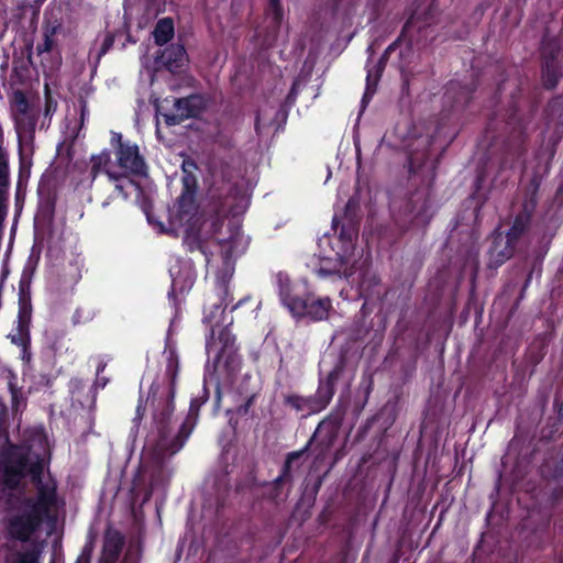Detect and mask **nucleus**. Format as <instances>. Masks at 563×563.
I'll use <instances>...</instances> for the list:
<instances>
[{"label":"nucleus","instance_id":"1","mask_svg":"<svg viewBox=\"0 0 563 563\" xmlns=\"http://www.w3.org/2000/svg\"><path fill=\"white\" fill-rule=\"evenodd\" d=\"M165 376L168 386L162 387L158 382H153L148 388L147 398L139 397L133 423L139 427L144 418L146 402L151 401L153 427L157 432L156 449L163 456L174 455L179 452L190 434L198 419L200 408L209 400L210 391L205 383L197 396L190 400L188 413L180 424L177 433L172 437L170 421L175 411V394L179 374V357L175 349L167 350Z\"/></svg>","mask_w":563,"mask_h":563},{"label":"nucleus","instance_id":"29","mask_svg":"<svg viewBox=\"0 0 563 563\" xmlns=\"http://www.w3.org/2000/svg\"><path fill=\"white\" fill-rule=\"evenodd\" d=\"M391 53H393V51H389V47L387 46L386 49L384 51V53L382 54L378 63L374 66V69H368L367 70L366 92H365V95L363 97V100L365 99L366 95L372 90V88H373L372 93L375 92V88L377 86V82H378V80H379V78L382 76V73L385 69L386 63L389 59V56H390Z\"/></svg>","mask_w":563,"mask_h":563},{"label":"nucleus","instance_id":"10","mask_svg":"<svg viewBox=\"0 0 563 563\" xmlns=\"http://www.w3.org/2000/svg\"><path fill=\"white\" fill-rule=\"evenodd\" d=\"M540 184L533 179L531 189L525 195L519 209L510 217L509 229L505 231L510 240L518 243L530 232L539 202Z\"/></svg>","mask_w":563,"mask_h":563},{"label":"nucleus","instance_id":"27","mask_svg":"<svg viewBox=\"0 0 563 563\" xmlns=\"http://www.w3.org/2000/svg\"><path fill=\"white\" fill-rule=\"evenodd\" d=\"M174 20L169 16L159 19L153 30L154 43L157 46H164L174 37Z\"/></svg>","mask_w":563,"mask_h":563},{"label":"nucleus","instance_id":"43","mask_svg":"<svg viewBox=\"0 0 563 563\" xmlns=\"http://www.w3.org/2000/svg\"><path fill=\"white\" fill-rule=\"evenodd\" d=\"M257 395H250L246 400L236 408V413L241 417H245L250 413L251 407L254 406Z\"/></svg>","mask_w":563,"mask_h":563},{"label":"nucleus","instance_id":"60","mask_svg":"<svg viewBox=\"0 0 563 563\" xmlns=\"http://www.w3.org/2000/svg\"><path fill=\"white\" fill-rule=\"evenodd\" d=\"M497 90H498V91H501V85H498Z\"/></svg>","mask_w":563,"mask_h":563},{"label":"nucleus","instance_id":"36","mask_svg":"<svg viewBox=\"0 0 563 563\" xmlns=\"http://www.w3.org/2000/svg\"><path fill=\"white\" fill-rule=\"evenodd\" d=\"M29 462L30 460L26 453H13L7 457L3 466L25 476Z\"/></svg>","mask_w":563,"mask_h":563},{"label":"nucleus","instance_id":"8","mask_svg":"<svg viewBox=\"0 0 563 563\" xmlns=\"http://www.w3.org/2000/svg\"><path fill=\"white\" fill-rule=\"evenodd\" d=\"M346 368V358L341 355L325 377H320L318 388L313 395L301 396L297 394L286 395L284 405L296 412H301V418H307L323 411L331 402L335 394V385Z\"/></svg>","mask_w":563,"mask_h":563},{"label":"nucleus","instance_id":"15","mask_svg":"<svg viewBox=\"0 0 563 563\" xmlns=\"http://www.w3.org/2000/svg\"><path fill=\"white\" fill-rule=\"evenodd\" d=\"M170 276L172 286L170 290L168 291V299L177 314L179 310V300L177 296L184 295L191 289L195 284L196 276L190 267L179 268L177 273H174V271L170 269Z\"/></svg>","mask_w":563,"mask_h":563},{"label":"nucleus","instance_id":"12","mask_svg":"<svg viewBox=\"0 0 563 563\" xmlns=\"http://www.w3.org/2000/svg\"><path fill=\"white\" fill-rule=\"evenodd\" d=\"M519 243L516 240H510L507 233L497 228L492 233V243L488 249V263L490 269H497L508 260H510L518 247Z\"/></svg>","mask_w":563,"mask_h":563},{"label":"nucleus","instance_id":"37","mask_svg":"<svg viewBox=\"0 0 563 563\" xmlns=\"http://www.w3.org/2000/svg\"><path fill=\"white\" fill-rule=\"evenodd\" d=\"M287 484L286 482L282 481L280 478L276 477L272 482H267L264 484L265 490V497L269 501H273L275 504H278L283 500V489L284 485Z\"/></svg>","mask_w":563,"mask_h":563},{"label":"nucleus","instance_id":"19","mask_svg":"<svg viewBox=\"0 0 563 563\" xmlns=\"http://www.w3.org/2000/svg\"><path fill=\"white\" fill-rule=\"evenodd\" d=\"M338 258L332 263L330 261H324L321 263L320 267L317 269V274L320 277H338L340 279L349 280L355 274L354 265H350L349 261L336 254Z\"/></svg>","mask_w":563,"mask_h":563},{"label":"nucleus","instance_id":"47","mask_svg":"<svg viewBox=\"0 0 563 563\" xmlns=\"http://www.w3.org/2000/svg\"><path fill=\"white\" fill-rule=\"evenodd\" d=\"M111 144L117 150V146L130 144V142H123L121 133L112 132Z\"/></svg>","mask_w":563,"mask_h":563},{"label":"nucleus","instance_id":"34","mask_svg":"<svg viewBox=\"0 0 563 563\" xmlns=\"http://www.w3.org/2000/svg\"><path fill=\"white\" fill-rule=\"evenodd\" d=\"M380 283V278L368 268L361 272L358 288L362 295L364 296H373L374 288L377 287Z\"/></svg>","mask_w":563,"mask_h":563},{"label":"nucleus","instance_id":"7","mask_svg":"<svg viewBox=\"0 0 563 563\" xmlns=\"http://www.w3.org/2000/svg\"><path fill=\"white\" fill-rule=\"evenodd\" d=\"M198 170V164L194 158L186 156L183 159L181 192L174 203L173 209L169 210V225L172 231L177 232V227L199 223V205L197 202Z\"/></svg>","mask_w":563,"mask_h":563},{"label":"nucleus","instance_id":"56","mask_svg":"<svg viewBox=\"0 0 563 563\" xmlns=\"http://www.w3.org/2000/svg\"><path fill=\"white\" fill-rule=\"evenodd\" d=\"M45 2V0H34V3L40 7Z\"/></svg>","mask_w":563,"mask_h":563},{"label":"nucleus","instance_id":"33","mask_svg":"<svg viewBox=\"0 0 563 563\" xmlns=\"http://www.w3.org/2000/svg\"><path fill=\"white\" fill-rule=\"evenodd\" d=\"M36 123L37 118L31 112L15 115V129L20 137L22 134L33 135L35 132Z\"/></svg>","mask_w":563,"mask_h":563},{"label":"nucleus","instance_id":"40","mask_svg":"<svg viewBox=\"0 0 563 563\" xmlns=\"http://www.w3.org/2000/svg\"><path fill=\"white\" fill-rule=\"evenodd\" d=\"M13 103L18 114H25L30 111V102L22 90H15L13 93Z\"/></svg>","mask_w":563,"mask_h":563},{"label":"nucleus","instance_id":"45","mask_svg":"<svg viewBox=\"0 0 563 563\" xmlns=\"http://www.w3.org/2000/svg\"><path fill=\"white\" fill-rule=\"evenodd\" d=\"M15 563H38V553L36 551L19 553Z\"/></svg>","mask_w":563,"mask_h":563},{"label":"nucleus","instance_id":"52","mask_svg":"<svg viewBox=\"0 0 563 563\" xmlns=\"http://www.w3.org/2000/svg\"><path fill=\"white\" fill-rule=\"evenodd\" d=\"M321 484H322V479H321V478H319V479L317 481V483L314 484L313 488H312V490H313V494H314V495H317V494H318V492H319V489H320V487H321Z\"/></svg>","mask_w":563,"mask_h":563},{"label":"nucleus","instance_id":"61","mask_svg":"<svg viewBox=\"0 0 563 563\" xmlns=\"http://www.w3.org/2000/svg\"><path fill=\"white\" fill-rule=\"evenodd\" d=\"M0 159H3V161L7 162V159L1 154H0Z\"/></svg>","mask_w":563,"mask_h":563},{"label":"nucleus","instance_id":"44","mask_svg":"<svg viewBox=\"0 0 563 563\" xmlns=\"http://www.w3.org/2000/svg\"><path fill=\"white\" fill-rule=\"evenodd\" d=\"M221 402H222V388L221 383L219 378H217L216 388H214V395H213V415H218L221 409Z\"/></svg>","mask_w":563,"mask_h":563},{"label":"nucleus","instance_id":"4","mask_svg":"<svg viewBox=\"0 0 563 563\" xmlns=\"http://www.w3.org/2000/svg\"><path fill=\"white\" fill-rule=\"evenodd\" d=\"M210 186L208 189V211L216 223H222L230 214L235 216L245 199L243 186L235 179L233 166L219 159L210 164Z\"/></svg>","mask_w":563,"mask_h":563},{"label":"nucleus","instance_id":"28","mask_svg":"<svg viewBox=\"0 0 563 563\" xmlns=\"http://www.w3.org/2000/svg\"><path fill=\"white\" fill-rule=\"evenodd\" d=\"M419 21H420V18L416 13H412L405 22L399 36L391 44L388 45L389 51H393V52L396 51V48L404 41H408L409 45H411L412 37L409 35L411 29L417 26L418 31H421L422 29H424L426 26H428L430 24V22L427 19L423 21L422 24H418Z\"/></svg>","mask_w":563,"mask_h":563},{"label":"nucleus","instance_id":"23","mask_svg":"<svg viewBox=\"0 0 563 563\" xmlns=\"http://www.w3.org/2000/svg\"><path fill=\"white\" fill-rule=\"evenodd\" d=\"M178 230H183L184 232L183 245L185 246L187 252L194 253L196 251H199L202 254L206 253V245L200 235V223L177 227V231Z\"/></svg>","mask_w":563,"mask_h":563},{"label":"nucleus","instance_id":"14","mask_svg":"<svg viewBox=\"0 0 563 563\" xmlns=\"http://www.w3.org/2000/svg\"><path fill=\"white\" fill-rule=\"evenodd\" d=\"M115 158L118 166L123 169V174L133 176L146 175L147 166L136 144L130 143L117 146Z\"/></svg>","mask_w":563,"mask_h":563},{"label":"nucleus","instance_id":"31","mask_svg":"<svg viewBox=\"0 0 563 563\" xmlns=\"http://www.w3.org/2000/svg\"><path fill=\"white\" fill-rule=\"evenodd\" d=\"M10 185L8 162L0 159V223L5 217L7 190Z\"/></svg>","mask_w":563,"mask_h":563},{"label":"nucleus","instance_id":"48","mask_svg":"<svg viewBox=\"0 0 563 563\" xmlns=\"http://www.w3.org/2000/svg\"><path fill=\"white\" fill-rule=\"evenodd\" d=\"M56 102L52 99L49 95H46L45 100V114L48 115L52 111H55L56 109Z\"/></svg>","mask_w":563,"mask_h":563},{"label":"nucleus","instance_id":"49","mask_svg":"<svg viewBox=\"0 0 563 563\" xmlns=\"http://www.w3.org/2000/svg\"><path fill=\"white\" fill-rule=\"evenodd\" d=\"M531 280H532V271L529 272V274H528V276H527V278H526L525 283H523V286L521 288L520 296H519L520 299L523 298L525 291L529 287Z\"/></svg>","mask_w":563,"mask_h":563},{"label":"nucleus","instance_id":"57","mask_svg":"<svg viewBox=\"0 0 563 563\" xmlns=\"http://www.w3.org/2000/svg\"><path fill=\"white\" fill-rule=\"evenodd\" d=\"M122 563H135V562H130L129 559H128V555L124 556Z\"/></svg>","mask_w":563,"mask_h":563},{"label":"nucleus","instance_id":"26","mask_svg":"<svg viewBox=\"0 0 563 563\" xmlns=\"http://www.w3.org/2000/svg\"><path fill=\"white\" fill-rule=\"evenodd\" d=\"M561 53V42L556 36H551L547 31L540 43L541 62H558Z\"/></svg>","mask_w":563,"mask_h":563},{"label":"nucleus","instance_id":"25","mask_svg":"<svg viewBox=\"0 0 563 563\" xmlns=\"http://www.w3.org/2000/svg\"><path fill=\"white\" fill-rule=\"evenodd\" d=\"M339 231V239L343 244L344 252H347L349 250L353 249V241L357 238V227L354 222L349 221V223H343L340 225V220L338 216H334L332 219V228L335 230V232Z\"/></svg>","mask_w":563,"mask_h":563},{"label":"nucleus","instance_id":"30","mask_svg":"<svg viewBox=\"0 0 563 563\" xmlns=\"http://www.w3.org/2000/svg\"><path fill=\"white\" fill-rule=\"evenodd\" d=\"M111 162V153L109 150L104 148L99 154L92 155L90 157V177L91 181H93L100 173H106L108 169V165Z\"/></svg>","mask_w":563,"mask_h":563},{"label":"nucleus","instance_id":"9","mask_svg":"<svg viewBox=\"0 0 563 563\" xmlns=\"http://www.w3.org/2000/svg\"><path fill=\"white\" fill-rule=\"evenodd\" d=\"M207 109L208 99L201 93L165 98L162 103H155L156 117L161 115L167 126L179 125L189 119H200Z\"/></svg>","mask_w":563,"mask_h":563},{"label":"nucleus","instance_id":"16","mask_svg":"<svg viewBox=\"0 0 563 563\" xmlns=\"http://www.w3.org/2000/svg\"><path fill=\"white\" fill-rule=\"evenodd\" d=\"M475 86L473 84L462 85L459 81H450L445 88L444 101L451 103L454 110H464L473 100Z\"/></svg>","mask_w":563,"mask_h":563},{"label":"nucleus","instance_id":"54","mask_svg":"<svg viewBox=\"0 0 563 563\" xmlns=\"http://www.w3.org/2000/svg\"><path fill=\"white\" fill-rule=\"evenodd\" d=\"M89 555H90V552L88 551V553H87V558H86V559H84L82 556H80V558L76 561V563H89Z\"/></svg>","mask_w":563,"mask_h":563},{"label":"nucleus","instance_id":"39","mask_svg":"<svg viewBox=\"0 0 563 563\" xmlns=\"http://www.w3.org/2000/svg\"><path fill=\"white\" fill-rule=\"evenodd\" d=\"M268 13L272 16L274 27L278 29L284 15L280 0H269Z\"/></svg>","mask_w":563,"mask_h":563},{"label":"nucleus","instance_id":"38","mask_svg":"<svg viewBox=\"0 0 563 563\" xmlns=\"http://www.w3.org/2000/svg\"><path fill=\"white\" fill-rule=\"evenodd\" d=\"M32 303L29 295L21 294L19 298L18 323L31 324Z\"/></svg>","mask_w":563,"mask_h":563},{"label":"nucleus","instance_id":"13","mask_svg":"<svg viewBox=\"0 0 563 563\" xmlns=\"http://www.w3.org/2000/svg\"><path fill=\"white\" fill-rule=\"evenodd\" d=\"M43 518L29 509L23 514L12 516L8 521V532L14 540L27 542L40 528Z\"/></svg>","mask_w":563,"mask_h":563},{"label":"nucleus","instance_id":"41","mask_svg":"<svg viewBox=\"0 0 563 563\" xmlns=\"http://www.w3.org/2000/svg\"><path fill=\"white\" fill-rule=\"evenodd\" d=\"M24 476L20 475L15 471L3 466V484L10 489H16Z\"/></svg>","mask_w":563,"mask_h":563},{"label":"nucleus","instance_id":"22","mask_svg":"<svg viewBox=\"0 0 563 563\" xmlns=\"http://www.w3.org/2000/svg\"><path fill=\"white\" fill-rule=\"evenodd\" d=\"M106 174L110 181L114 183V189L109 195V197L101 203L103 208L110 205V200H113L118 197H122L126 200L130 196L128 189H136L139 186L135 181H133L128 174H117L111 170H106Z\"/></svg>","mask_w":563,"mask_h":563},{"label":"nucleus","instance_id":"51","mask_svg":"<svg viewBox=\"0 0 563 563\" xmlns=\"http://www.w3.org/2000/svg\"><path fill=\"white\" fill-rule=\"evenodd\" d=\"M296 95H297V92H296V88H295V85H292V87H291V89H290L289 93L287 95V98H286V99H287V101H288V102H292V101H295V99H296Z\"/></svg>","mask_w":563,"mask_h":563},{"label":"nucleus","instance_id":"55","mask_svg":"<svg viewBox=\"0 0 563 563\" xmlns=\"http://www.w3.org/2000/svg\"><path fill=\"white\" fill-rule=\"evenodd\" d=\"M85 117H86V102L84 101L81 104V121H84Z\"/></svg>","mask_w":563,"mask_h":563},{"label":"nucleus","instance_id":"42","mask_svg":"<svg viewBox=\"0 0 563 563\" xmlns=\"http://www.w3.org/2000/svg\"><path fill=\"white\" fill-rule=\"evenodd\" d=\"M26 472L31 474L33 483L36 485L42 483L43 465L41 461H36L32 464L29 463Z\"/></svg>","mask_w":563,"mask_h":563},{"label":"nucleus","instance_id":"3","mask_svg":"<svg viewBox=\"0 0 563 563\" xmlns=\"http://www.w3.org/2000/svg\"><path fill=\"white\" fill-rule=\"evenodd\" d=\"M432 136H419L408 146V173L410 176H420L426 188L418 189L410 195L406 202L405 213L411 221L418 222L427 217L431 207V188L435 179L437 162L430 161Z\"/></svg>","mask_w":563,"mask_h":563},{"label":"nucleus","instance_id":"24","mask_svg":"<svg viewBox=\"0 0 563 563\" xmlns=\"http://www.w3.org/2000/svg\"><path fill=\"white\" fill-rule=\"evenodd\" d=\"M563 76L559 62H542L541 80L544 89L553 90L558 87Z\"/></svg>","mask_w":563,"mask_h":563},{"label":"nucleus","instance_id":"11","mask_svg":"<svg viewBox=\"0 0 563 563\" xmlns=\"http://www.w3.org/2000/svg\"><path fill=\"white\" fill-rule=\"evenodd\" d=\"M341 423L342 417L340 415L333 412L328 415L319 422L312 437L303 448H307L308 451L314 444L316 457L318 460L324 459L338 440Z\"/></svg>","mask_w":563,"mask_h":563},{"label":"nucleus","instance_id":"58","mask_svg":"<svg viewBox=\"0 0 563 563\" xmlns=\"http://www.w3.org/2000/svg\"><path fill=\"white\" fill-rule=\"evenodd\" d=\"M367 51H368V53H369L371 55H373V46H372V45H369V46H368Z\"/></svg>","mask_w":563,"mask_h":563},{"label":"nucleus","instance_id":"32","mask_svg":"<svg viewBox=\"0 0 563 563\" xmlns=\"http://www.w3.org/2000/svg\"><path fill=\"white\" fill-rule=\"evenodd\" d=\"M306 452H307V448H302L301 450L289 452L286 455L285 462H284L280 473L277 477L280 478L282 481L286 482L287 484H291L292 483V465Z\"/></svg>","mask_w":563,"mask_h":563},{"label":"nucleus","instance_id":"46","mask_svg":"<svg viewBox=\"0 0 563 563\" xmlns=\"http://www.w3.org/2000/svg\"><path fill=\"white\" fill-rule=\"evenodd\" d=\"M113 44H114L113 35L107 34L106 37L103 38V42H102L99 53H98L99 58L101 56L106 55L112 48Z\"/></svg>","mask_w":563,"mask_h":563},{"label":"nucleus","instance_id":"35","mask_svg":"<svg viewBox=\"0 0 563 563\" xmlns=\"http://www.w3.org/2000/svg\"><path fill=\"white\" fill-rule=\"evenodd\" d=\"M11 342L26 352L31 344L30 325L16 323L14 333L9 334Z\"/></svg>","mask_w":563,"mask_h":563},{"label":"nucleus","instance_id":"17","mask_svg":"<svg viewBox=\"0 0 563 563\" xmlns=\"http://www.w3.org/2000/svg\"><path fill=\"white\" fill-rule=\"evenodd\" d=\"M125 544L124 536L115 529L104 531L100 563H117Z\"/></svg>","mask_w":563,"mask_h":563},{"label":"nucleus","instance_id":"18","mask_svg":"<svg viewBox=\"0 0 563 563\" xmlns=\"http://www.w3.org/2000/svg\"><path fill=\"white\" fill-rule=\"evenodd\" d=\"M57 501V489L56 486H48L43 483L37 484V497L36 500L26 499L25 504L31 510L35 511L42 518L49 511V509L56 505Z\"/></svg>","mask_w":563,"mask_h":563},{"label":"nucleus","instance_id":"20","mask_svg":"<svg viewBox=\"0 0 563 563\" xmlns=\"http://www.w3.org/2000/svg\"><path fill=\"white\" fill-rule=\"evenodd\" d=\"M158 58L170 71L181 69L188 62L186 48L184 44L180 43H173L166 46Z\"/></svg>","mask_w":563,"mask_h":563},{"label":"nucleus","instance_id":"59","mask_svg":"<svg viewBox=\"0 0 563 563\" xmlns=\"http://www.w3.org/2000/svg\"><path fill=\"white\" fill-rule=\"evenodd\" d=\"M107 382H108V379H103V383H102V385H101V386H102V387H104V386H106V384H107Z\"/></svg>","mask_w":563,"mask_h":563},{"label":"nucleus","instance_id":"53","mask_svg":"<svg viewBox=\"0 0 563 563\" xmlns=\"http://www.w3.org/2000/svg\"><path fill=\"white\" fill-rule=\"evenodd\" d=\"M107 364L104 362H100L97 366V374L99 375L101 372L104 371Z\"/></svg>","mask_w":563,"mask_h":563},{"label":"nucleus","instance_id":"2","mask_svg":"<svg viewBox=\"0 0 563 563\" xmlns=\"http://www.w3.org/2000/svg\"><path fill=\"white\" fill-rule=\"evenodd\" d=\"M511 103L506 113H494L486 124L478 146L485 148V158L476 167V176L473 184L472 198L476 200L475 210H479L488 200V191H483L484 184L495 165L497 173L505 169L509 161H516L528 151V126L533 117L534 109L530 113L520 112L516 95L511 96Z\"/></svg>","mask_w":563,"mask_h":563},{"label":"nucleus","instance_id":"5","mask_svg":"<svg viewBox=\"0 0 563 563\" xmlns=\"http://www.w3.org/2000/svg\"><path fill=\"white\" fill-rule=\"evenodd\" d=\"M229 296V286L223 285V297L219 302L213 303L209 311H205L202 321L210 327L209 333L206 336V351L209 355L214 353L213 371L217 372L223 361L222 365L224 369L228 375H231L235 372L238 365V347L235 345L236 338L229 329L233 321L231 320L228 324L223 325L216 336L217 328L221 327L223 323L227 307V305H223Z\"/></svg>","mask_w":563,"mask_h":563},{"label":"nucleus","instance_id":"6","mask_svg":"<svg viewBox=\"0 0 563 563\" xmlns=\"http://www.w3.org/2000/svg\"><path fill=\"white\" fill-rule=\"evenodd\" d=\"M278 296L282 303L297 319L309 318L314 322L322 321L328 319L332 309V300L329 297H316L307 290L301 291L298 285L280 275L278 276Z\"/></svg>","mask_w":563,"mask_h":563},{"label":"nucleus","instance_id":"21","mask_svg":"<svg viewBox=\"0 0 563 563\" xmlns=\"http://www.w3.org/2000/svg\"><path fill=\"white\" fill-rule=\"evenodd\" d=\"M63 30V22L58 18L45 19L42 25L43 42L36 45L37 55L51 53L56 46V35Z\"/></svg>","mask_w":563,"mask_h":563},{"label":"nucleus","instance_id":"50","mask_svg":"<svg viewBox=\"0 0 563 563\" xmlns=\"http://www.w3.org/2000/svg\"><path fill=\"white\" fill-rule=\"evenodd\" d=\"M250 300V297H244L242 299H240L235 305H233L231 307V312L236 310L238 308H240L241 306H243L245 302H247Z\"/></svg>","mask_w":563,"mask_h":563}]
</instances>
